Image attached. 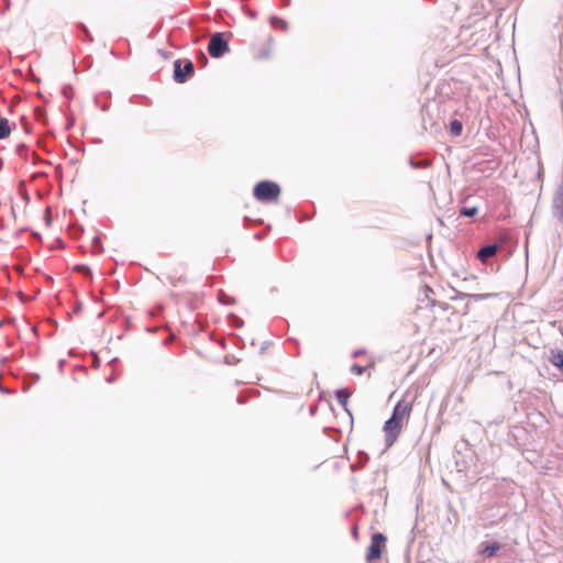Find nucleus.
<instances>
[{
	"mask_svg": "<svg viewBox=\"0 0 563 563\" xmlns=\"http://www.w3.org/2000/svg\"><path fill=\"white\" fill-rule=\"evenodd\" d=\"M411 412V402L400 400L396 404L391 417L383 426L386 449L391 448L396 443L404 427L409 422Z\"/></svg>",
	"mask_w": 563,
	"mask_h": 563,
	"instance_id": "nucleus-1",
	"label": "nucleus"
},
{
	"mask_svg": "<svg viewBox=\"0 0 563 563\" xmlns=\"http://www.w3.org/2000/svg\"><path fill=\"white\" fill-rule=\"evenodd\" d=\"M253 195L258 201L275 202L279 198L280 187L274 181L263 180L254 186Z\"/></svg>",
	"mask_w": 563,
	"mask_h": 563,
	"instance_id": "nucleus-2",
	"label": "nucleus"
},
{
	"mask_svg": "<svg viewBox=\"0 0 563 563\" xmlns=\"http://www.w3.org/2000/svg\"><path fill=\"white\" fill-rule=\"evenodd\" d=\"M229 37L227 33H214L208 45V53L213 58H220L229 52Z\"/></svg>",
	"mask_w": 563,
	"mask_h": 563,
	"instance_id": "nucleus-3",
	"label": "nucleus"
},
{
	"mask_svg": "<svg viewBox=\"0 0 563 563\" xmlns=\"http://www.w3.org/2000/svg\"><path fill=\"white\" fill-rule=\"evenodd\" d=\"M385 542L386 538L382 533H375L372 537L371 544L366 551V561L368 563H375L380 559Z\"/></svg>",
	"mask_w": 563,
	"mask_h": 563,
	"instance_id": "nucleus-4",
	"label": "nucleus"
},
{
	"mask_svg": "<svg viewBox=\"0 0 563 563\" xmlns=\"http://www.w3.org/2000/svg\"><path fill=\"white\" fill-rule=\"evenodd\" d=\"M194 74V64L191 60H186L181 67V60L177 59L174 63V79L176 82L184 84L188 77Z\"/></svg>",
	"mask_w": 563,
	"mask_h": 563,
	"instance_id": "nucleus-5",
	"label": "nucleus"
},
{
	"mask_svg": "<svg viewBox=\"0 0 563 563\" xmlns=\"http://www.w3.org/2000/svg\"><path fill=\"white\" fill-rule=\"evenodd\" d=\"M552 214L558 221L563 222V180L556 187L553 195Z\"/></svg>",
	"mask_w": 563,
	"mask_h": 563,
	"instance_id": "nucleus-6",
	"label": "nucleus"
},
{
	"mask_svg": "<svg viewBox=\"0 0 563 563\" xmlns=\"http://www.w3.org/2000/svg\"><path fill=\"white\" fill-rule=\"evenodd\" d=\"M166 280L174 287L181 286L187 283V277L181 269L172 267L168 268L164 274Z\"/></svg>",
	"mask_w": 563,
	"mask_h": 563,
	"instance_id": "nucleus-7",
	"label": "nucleus"
},
{
	"mask_svg": "<svg viewBox=\"0 0 563 563\" xmlns=\"http://www.w3.org/2000/svg\"><path fill=\"white\" fill-rule=\"evenodd\" d=\"M350 399V393L347 389H340L336 391V401L340 406H342L349 415H351L350 410L347 409V404Z\"/></svg>",
	"mask_w": 563,
	"mask_h": 563,
	"instance_id": "nucleus-8",
	"label": "nucleus"
},
{
	"mask_svg": "<svg viewBox=\"0 0 563 563\" xmlns=\"http://www.w3.org/2000/svg\"><path fill=\"white\" fill-rule=\"evenodd\" d=\"M463 131V124L460 120L454 119L449 124V132L452 136H460Z\"/></svg>",
	"mask_w": 563,
	"mask_h": 563,
	"instance_id": "nucleus-9",
	"label": "nucleus"
},
{
	"mask_svg": "<svg viewBox=\"0 0 563 563\" xmlns=\"http://www.w3.org/2000/svg\"><path fill=\"white\" fill-rule=\"evenodd\" d=\"M500 550V544L495 542L482 549L481 553L486 558H493Z\"/></svg>",
	"mask_w": 563,
	"mask_h": 563,
	"instance_id": "nucleus-10",
	"label": "nucleus"
},
{
	"mask_svg": "<svg viewBox=\"0 0 563 563\" xmlns=\"http://www.w3.org/2000/svg\"><path fill=\"white\" fill-rule=\"evenodd\" d=\"M497 249H479L477 252V258L485 263L488 258L496 255Z\"/></svg>",
	"mask_w": 563,
	"mask_h": 563,
	"instance_id": "nucleus-11",
	"label": "nucleus"
},
{
	"mask_svg": "<svg viewBox=\"0 0 563 563\" xmlns=\"http://www.w3.org/2000/svg\"><path fill=\"white\" fill-rule=\"evenodd\" d=\"M11 133V126L8 119L0 118V140L9 137Z\"/></svg>",
	"mask_w": 563,
	"mask_h": 563,
	"instance_id": "nucleus-12",
	"label": "nucleus"
},
{
	"mask_svg": "<svg viewBox=\"0 0 563 563\" xmlns=\"http://www.w3.org/2000/svg\"><path fill=\"white\" fill-rule=\"evenodd\" d=\"M409 164L412 168L415 169H418V168H427L431 165V162L429 159H416L413 157H410L409 159Z\"/></svg>",
	"mask_w": 563,
	"mask_h": 563,
	"instance_id": "nucleus-13",
	"label": "nucleus"
},
{
	"mask_svg": "<svg viewBox=\"0 0 563 563\" xmlns=\"http://www.w3.org/2000/svg\"><path fill=\"white\" fill-rule=\"evenodd\" d=\"M477 211H478V208L475 206H473V207L463 206L460 208V216L473 218L474 216H476Z\"/></svg>",
	"mask_w": 563,
	"mask_h": 563,
	"instance_id": "nucleus-14",
	"label": "nucleus"
},
{
	"mask_svg": "<svg viewBox=\"0 0 563 563\" xmlns=\"http://www.w3.org/2000/svg\"><path fill=\"white\" fill-rule=\"evenodd\" d=\"M551 362L558 367H563V352L555 354Z\"/></svg>",
	"mask_w": 563,
	"mask_h": 563,
	"instance_id": "nucleus-15",
	"label": "nucleus"
},
{
	"mask_svg": "<svg viewBox=\"0 0 563 563\" xmlns=\"http://www.w3.org/2000/svg\"><path fill=\"white\" fill-rule=\"evenodd\" d=\"M372 367H373V363H371L364 367L354 364L353 371H354V374L362 375L367 368H372Z\"/></svg>",
	"mask_w": 563,
	"mask_h": 563,
	"instance_id": "nucleus-16",
	"label": "nucleus"
},
{
	"mask_svg": "<svg viewBox=\"0 0 563 563\" xmlns=\"http://www.w3.org/2000/svg\"><path fill=\"white\" fill-rule=\"evenodd\" d=\"M75 271L80 272V273L86 274V275H88V274L90 273L89 267H88V266H85V265H78V266H76V267H75Z\"/></svg>",
	"mask_w": 563,
	"mask_h": 563,
	"instance_id": "nucleus-17",
	"label": "nucleus"
},
{
	"mask_svg": "<svg viewBox=\"0 0 563 563\" xmlns=\"http://www.w3.org/2000/svg\"><path fill=\"white\" fill-rule=\"evenodd\" d=\"M482 246H494V247H497L499 246L498 243H492V244H483Z\"/></svg>",
	"mask_w": 563,
	"mask_h": 563,
	"instance_id": "nucleus-18",
	"label": "nucleus"
},
{
	"mask_svg": "<svg viewBox=\"0 0 563 563\" xmlns=\"http://www.w3.org/2000/svg\"><path fill=\"white\" fill-rule=\"evenodd\" d=\"M276 21H277V22H279V23L283 25V27H285V26H286L285 21H282V20H276Z\"/></svg>",
	"mask_w": 563,
	"mask_h": 563,
	"instance_id": "nucleus-19",
	"label": "nucleus"
}]
</instances>
